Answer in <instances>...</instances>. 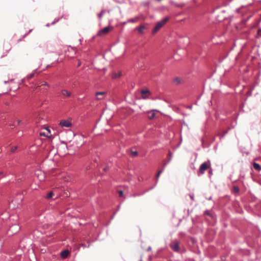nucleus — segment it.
I'll use <instances>...</instances> for the list:
<instances>
[{"mask_svg": "<svg viewBox=\"0 0 261 261\" xmlns=\"http://www.w3.org/2000/svg\"><path fill=\"white\" fill-rule=\"evenodd\" d=\"M211 167V163L209 161L204 162L201 165L198 171V175H200L203 174L205 171L210 169Z\"/></svg>", "mask_w": 261, "mask_h": 261, "instance_id": "f257e3e1", "label": "nucleus"}, {"mask_svg": "<svg viewBox=\"0 0 261 261\" xmlns=\"http://www.w3.org/2000/svg\"><path fill=\"white\" fill-rule=\"evenodd\" d=\"M169 19V17H166L162 21L158 22L154 28L152 33L155 34Z\"/></svg>", "mask_w": 261, "mask_h": 261, "instance_id": "f03ea898", "label": "nucleus"}, {"mask_svg": "<svg viewBox=\"0 0 261 261\" xmlns=\"http://www.w3.org/2000/svg\"><path fill=\"white\" fill-rule=\"evenodd\" d=\"M112 30V27H106L104 29L99 30L97 34H96V36L98 37H103L105 35L108 34L111 30Z\"/></svg>", "mask_w": 261, "mask_h": 261, "instance_id": "7ed1b4c3", "label": "nucleus"}, {"mask_svg": "<svg viewBox=\"0 0 261 261\" xmlns=\"http://www.w3.org/2000/svg\"><path fill=\"white\" fill-rule=\"evenodd\" d=\"M72 125L71 119L69 118L66 120H62L59 123V125L62 127H70Z\"/></svg>", "mask_w": 261, "mask_h": 261, "instance_id": "20e7f679", "label": "nucleus"}, {"mask_svg": "<svg viewBox=\"0 0 261 261\" xmlns=\"http://www.w3.org/2000/svg\"><path fill=\"white\" fill-rule=\"evenodd\" d=\"M180 242L177 240L173 241L170 245V247L175 252H179L180 250L179 247Z\"/></svg>", "mask_w": 261, "mask_h": 261, "instance_id": "39448f33", "label": "nucleus"}, {"mask_svg": "<svg viewBox=\"0 0 261 261\" xmlns=\"http://www.w3.org/2000/svg\"><path fill=\"white\" fill-rule=\"evenodd\" d=\"M106 96L105 92H97L95 93V98L97 100H102Z\"/></svg>", "mask_w": 261, "mask_h": 261, "instance_id": "423d86ee", "label": "nucleus"}, {"mask_svg": "<svg viewBox=\"0 0 261 261\" xmlns=\"http://www.w3.org/2000/svg\"><path fill=\"white\" fill-rule=\"evenodd\" d=\"M19 230V227L18 225H13L12 227H11L9 230V231L11 233H16L17 231H18Z\"/></svg>", "mask_w": 261, "mask_h": 261, "instance_id": "0eeeda50", "label": "nucleus"}, {"mask_svg": "<svg viewBox=\"0 0 261 261\" xmlns=\"http://www.w3.org/2000/svg\"><path fill=\"white\" fill-rule=\"evenodd\" d=\"M46 132H40V136H45L46 137H50L51 136L50 135V132L49 129L45 128Z\"/></svg>", "mask_w": 261, "mask_h": 261, "instance_id": "6e6552de", "label": "nucleus"}, {"mask_svg": "<svg viewBox=\"0 0 261 261\" xmlns=\"http://www.w3.org/2000/svg\"><path fill=\"white\" fill-rule=\"evenodd\" d=\"M69 254V251L67 250H65L61 252V256L63 258H66Z\"/></svg>", "mask_w": 261, "mask_h": 261, "instance_id": "1a4fd4ad", "label": "nucleus"}, {"mask_svg": "<svg viewBox=\"0 0 261 261\" xmlns=\"http://www.w3.org/2000/svg\"><path fill=\"white\" fill-rule=\"evenodd\" d=\"M61 93H62V94L65 96H66V97H69L71 96V92L68 90H62L61 91Z\"/></svg>", "mask_w": 261, "mask_h": 261, "instance_id": "9d476101", "label": "nucleus"}, {"mask_svg": "<svg viewBox=\"0 0 261 261\" xmlns=\"http://www.w3.org/2000/svg\"><path fill=\"white\" fill-rule=\"evenodd\" d=\"M149 94V91L148 90H142L141 91V95L143 99H146L147 96Z\"/></svg>", "mask_w": 261, "mask_h": 261, "instance_id": "9b49d317", "label": "nucleus"}, {"mask_svg": "<svg viewBox=\"0 0 261 261\" xmlns=\"http://www.w3.org/2000/svg\"><path fill=\"white\" fill-rule=\"evenodd\" d=\"M253 168L257 171H260L261 170V167L259 164L257 163H254L253 164Z\"/></svg>", "mask_w": 261, "mask_h": 261, "instance_id": "f8f14e48", "label": "nucleus"}, {"mask_svg": "<svg viewBox=\"0 0 261 261\" xmlns=\"http://www.w3.org/2000/svg\"><path fill=\"white\" fill-rule=\"evenodd\" d=\"M155 113H154V111L153 110L152 111H151L150 112H149V114H148V118L150 119H153L155 117Z\"/></svg>", "mask_w": 261, "mask_h": 261, "instance_id": "ddd939ff", "label": "nucleus"}, {"mask_svg": "<svg viewBox=\"0 0 261 261\" xmlns=\"http://www.w3.org/2000/svg\"><path fill=\"white\" fill-rule=\"evenodd\" d=\"M173 82L176 84H179L181 83L182 80L180 78L177 77L174 79Z\"/></svg>", "mask_w": 261, "mask_h": 261, "instance_id": "4468645a", "label": "nucleus"}, {"mask_svg": "<svg viewBox=\"0 0 261 261\" xmlns=\"http://www.w3.org/2000/svg\"><path fill=\"white\" fill-rule=\"evenodd\" d=\"M145 28V27L142 25V26H140L139 28H136V29L138 31V32L140 33H143Z\"/></svg>", "mask_w": 261, "mask_h": 261, "instance_id": "2eb2a0df", "label": "nucleus"}, {"mask_svg": "<svg viewBox=\"0 0 261 261\" xmlns=\"http://www.w3.org/2000/svg\"><path fill=\"white\" fill-rule=\"evenodd\" d=\"M138 154V153L137 151H133L131 150L130 151V155L132 157H135L137 156Z\"/></svg>", "mask_w": 261, "mask_h": 261, "instance_id": "dca6fc26", "label": "nucleus"}, {"mask_svg": "<svg viewBox=\"0 0 261 261\" xmlns=\"http://www.w3.org/2000/svg\"><path fill=\"white\" fill-rule=\"evenodd\" d=\"M53 195H54V193L53 192H50L47 194V195L46 196V198L48 199H50L53 197Z\"/></svg>", "mask_w": 261, "mask_h": 261, "instance_id": "f3484780", "label": "nucleus"}, {"mask_svg": "<svg viewBox=\"0 0 261 261\" xmlns=\"http://www.w3.org/2000/svg\"><path fill=\"white\" fill-rule=\"evenodd\" d=\"M122 72L121 71H119L118 73H115V79L117 77H120L122 76Z\"/></svg>", "mask_w": 261, "mask_h": 261, "instance_id": "a211bd4d", "label": "nucleus"}, {"mask_svg": "<svg viewBox=\"0 0 261 261\" xmlns=\"http://www.w3.org/2000/svg\"><path fill=\"white\" fill-rule=\"evenodd\" d=\"M239 188L238 187L234 186L233 187L232 191L233 193H238L239 192Z\"/></svg>", "mask_w": 261, "mask_h": 261, "instance_id": "6ab92c4d", "label": "nucleus"}, {"mask_svg": "<svg viewBox=\"0 0 261 261\" xmlns=\"http://www.w3.org/2000/svg\"><path fill=\"white\" fill-rule=\"evenodd\" d=\"M117 193L120 197H123V191L122 190H117Z\"/></svg>", "mask_w": 261, "mask_h": 261, "instance_id": "aec40b11", "label": "nucleus"}, {"mask_svg": "<svg viewBox=\"0 0 261 261\" xmlns=\"http://www.w3.org/2000/svg\"><path fill=\"white\" fill-rule=\"evenodd\" d=\"M105 12V11H102L98 15V17L99 18H101L103 15V14Z\"/></svg>", "mask_w": 261, "mask_h": 261, "instance_id": "412c9836", "label": "nucleus"}, {"mask_svg": "<svg viewBox=\"0 0 261 261\" xmlns=\"http://www.w3.org/2000/svg\"><path fill=\"white\" fill-rule=\"evenodd\" d=\"M17 148V146H13L11 148V152H14Z\"/></svg>", "mask_w": 261, "mask_h": 261, "instance_id": "4be33fe9", "label": "nucleus"}, {"mask_svg": "<svg viewBox=\"0 0 261 261\" xmlns=\"http://www.w3.org/2000/svg\"><path fill=\"white\" fill-rule=\"evenodd\" d=\"M162 170H160L158 171L157 174H156V180H158V178L159 177L160 174L162 173Z\"/></svg>", "mask_w": 261, "mask_h": 261, "instance_id": "5701e85b", "label": "nucleus"}, {"mask_svg": "<svg viewBox=\"0 0 261 261\" xmlns=\"http://www.w3.org/2000/svg\"><path fill=\"white\" fill-rule=\"evenodd\" d=\"M46 86L47 87H49V85L48 84L46 83V82H44V83H43L42 84H41L40 87H42V86Z\"/></svg>", "mask_w": 261, "mask_h": 261, "instance_id": "b1692460", "label": "nucleus"}, {"mask_svg": "<svg viewBox=\"0 0 261 261\" xmlns=\"http://www.w3.org/2000/svg\"><path fill=\"white\" fill-rule=\"evenodd\" d=\"M34 75V73H31L28 76V79H30L32 78Z\"/></svg>", "mask_w": 261, "mask_h": 261, "instance_id": "393cba45", "label": "nucleus"}, {"mask_svg": "<svg viewBox=\"0 0 261 261\" xmlns=\"http://www.w3.org/2000/svg\"><path fill=\"white\" fill-rule=\"evenodd\" d=\"M137 20H138V18H135V19H132L131 20H129V21L134 22L137 21Z\"/></svg>", "mask_w": 261, "mask_h": 261, "instance_id": "a878e982", "label": "nucleus"}, {"mask_svg": "<svg viewBox=\"0 0 261 261\" xmlns=\"http://www.w3.org/2000/svg\"><path fill=\"white\" fill-rule=\"evenodd\" d=\"M257 34L259 36H261V29H258Z\"/></svg>", "mask_w": 261, "mask_h": 261, "instance_id": "bb28decb", "label": "nucleus"}, {"mask_svg": "<svg viewBox=\"0 0 261 261\" xmlns=\"http://www.w3.org/2000/svg\"><path fill=\"white\" fill-rule=\"evenodd\" d=\"M205 213L206 215H208V216H211V213H210V212H208V211H206V212H205Z\"/></svg>", "mask_w": 261, "mask_h": 261, "instance_id": "cd10ccee", "label": "nucleus"}, {"mask_svg": "<svg viewBox=\"0 0 261 261\" xmlns=\"http://www.w3.org/2000/svg\"><path fill=\"white\" fill-rule=\"evenodd\" d=\"M17 125H20L21 123V121L19 119L17 120Z\"/></svg>", "mask_w": 261, "mask_h": 261, "instance_id": "c85d7f7f", "label": "nucleus"}, {"mask_svg": "<svg viewBox=\"0 0 261 261\" xmlns=\"http://www.w3.org/2000/svg\"><path fill=\"white\" fill-rule=\"evenodd\" d=\"M176 6L178 7H182L184 6V4H179V5H176Z\"/></svg>", "mask_w": 261, "mask_h": 261, "instance_id": "c756f323", "label": "nucleus"}, {"mask_svg": "<svg viewBox=\"0 0 261 261\" xmlns=\"http://www.w3.org/2000/svg\"><path fill=\"white\" fill-rule=\"evenodd\" d=\"M2 175L3 177L4 176V172L3 171H0V175Z\"/></svg>", "mask_w": 261, "mask_h": 261, "instance_id": "7c9ffc66", "label": "nucleus"}, {"mask_svg": "<svg viewBox=\"0 0 261 261\" xmlns=\"http://www.w3.org/2000/svg\"><path fill=\"white\" fill-rule=\"evenodd\" d=\"M107 169L106 168H104V170H105V171H107Z\"/></svg>", "mask_w": 261, "mask_h": 261, "instance_id": "2f4dec72", "label": "nucleus"}, {"mask_svg": "<svg viewBox=\"0 0 261 261\" xmlns=\"http://www.w3.org/2000/svg\"><path fill=\"white\" fill-rule=\"evenodd\" d=\"M2 151V149L0 148V153Z\"/></svg>", "mask_w": 261, "mask_h": 261, "instance_id": "473e14b6", "label": "nucleus"}, {"mask_svg": "<svg viewBox=\"0 0 261 261\" xmlns=\"http://www.w3.org/2000/svg\"><path fill=\"white\" fill-rule=\"evenodd\" d=\"M80 64H81V63H80H80H79V64H78V66H80Z\"/></svg>", "mask_w": 261, "mask_h": 261, "instance_id": "72a5a7b5", "label": "nucleus"}, {"mask_svg": "<svg viewBox=\"0 0 261 261\" xmlns=\"http://www.w3.org/2000/svg\"><path fill=\"white\" fill-rule=\"evenodd\" d=\"M191 198H192L193 200L194 199L193 197L191 196Z\"/></svg>", "mask_w": 261, "mask_h": 261, "instance_id": "f704fd0d", "label": "nucleus"}, {"mask_svg": "<svg viewBox=\"0 0 261 261\" xmlns=\"http://www.w3.org/2000/svg\"><path fill=\"white\" fill-rule=\"evenodd\" d=\"M158 1H161V0H157Z\"/></svg>", "mask_w": 261, "mask_h": 261, "instance_id": "c9c22d12", "label": "nucleus"}, {"mask_svg": "<svg viewBox=\"0 0 261 261\" xmlns=\"http://www.w3.org/2000/svg\"><path fill=\"white\" fill-rule=\"evenodd\" d=\"M140 261H142V259H141Z\"/></svg>", "mask_w": 261, "mask_h": 261, "instance_id": "e433bc0d", "label": "nucleus"}]
</instances>
